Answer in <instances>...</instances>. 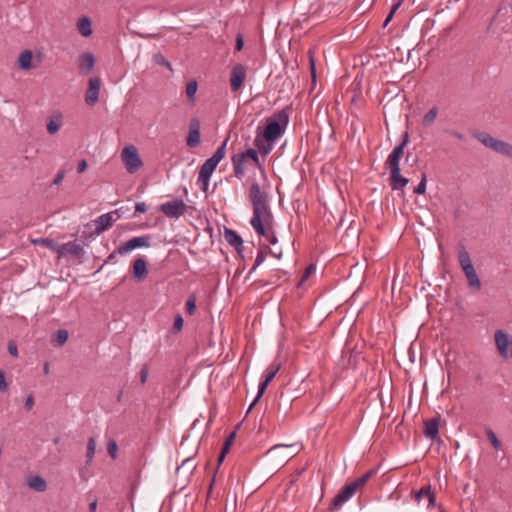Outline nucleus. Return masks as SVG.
I'll return each instance as SVG.
<instances>
[{
    "instance_id": "nucleus-35",
    "label": "nucleus",
    "mask_w": 512,
    "mask_h": 512,
    "mask_svg": "<svg viewBox=\"0 0 512 512\" xmlns=\"http://www.w3.org/2000/svg\"><path fill=\"white\" fill-rule=\"evenodd\" d=\"M408 142H409V135H408V132H405L403 135L402 142L398 146H396L390 154L396 155V157L401 158L403 155V152H404V148L406 147Z\"/></svg>"
},
{
    "instance_id": "nucleus-11",
    "label": "nucleus",
    "mask_w": 512,
    "mask_h": 512,
    "mask_svg": "<svg viewBox=\"0 0 512 512\" xmlns=\"http://www.w3.org/2000/svg\"><path fill=\"white\" fill-rule=\"evenodd\" d=\"M246 68L244 65L235 64L230 74V87L233 92H237L246 79Z\"/></svg>"
},
{
    "instance_id": "nucleus-34",
    "label": "nucleus",
    "mask_w": 512,
    "mask_h": 512,
    "mask_svg": "<svg viewBox=\"0 0 512 512\" xmlns=\"http://www.w3.org/2000/svg\"><path fill=\"white\" fill-rule=\"evenodd\" d=\"M400 159L401 158L396 157V155L389 154V156L386 160V165L389 168V173L400 172V167H399Z\"/></svg>"
},
{
    "instance_id": "nucleus-45",
    "label": "nucleus",
    "mask_w": 512,
    "mask_h": 512,
    "mask_svg": "<svg viewBox=\"0 0 512 512\" xmlns=\"http://www.w3.org/2000/svg\"><path fill=\"white\" fill-rule=\"evenodd\" d=\"M209 181H210L209 178H202V177L197 178V185L199 186L201 191H203L205 193L208 191Z\"/></svg>"
},
{
    "instance_id": "nucleus-43",
    "label": "nucleus",
    "mask_w": 512,
    "mask_h": 512,
    "mask_svg": "<svg viewBox=\"0 0 512 512\" xmlns=\"http://www.w3.org/2000/svg\"><path fill=\"white\" fill-rule=\"evenodd\" d=\"M235 436H236V432L233 431L226 438V440H225V442L223 444V447L221 449L224 453H228L229 452V449H230L231 445L233 444Z\"/></svg>"
},
{
    "instance_id": "nucleus-49",
    "label": "nucleus",
    "mask_w": 512,
    "mask_h": 512,
    "mask_svg": "<svg viewBox=\"0 0 512 512\" xmlns=\"http://www.w3.org/2000/svg\"><path fill=\"white\" fill-rule=\"evenodd\" d=\"M8 388V384L6 382L5 374L2 370H0V392H5Z\"/></svg>"
},
{
    "instance_id": "nucleus-22",
    "label": "nucleus",
    "mask_w": 512,
    "mask_h": 512,
    "mask_svg": "<svg viewBox=\"0 0 512 512\" xmlns=\"http://www.w3.org/2000/svg\"><path fill=\"white\" fill-rule=\"evenodd\" d=\"M423 433L426 438L435 440L439 434L438 420L436 418L425 420Z\"/></svg>"
},
{
    "instance_id": "nucleus-24",
    "label": "nucleus",
    "mask_w": 512,
    "mask_h": 512,
    "mask_svg": "<svg viewBox=\"0 0 512 512\" xmlns=\"http://www.w3.org/2000/svg\"><path fill=\"white\" fill-rule=\"evenodd\" d=\"M389 181L392 190H402L409 182L400 172L389 173Z\"/></svg>"
},
{
    "instance_id": "nucleus-53",
    "label": "nucleus",
    "mask_w": 512,
    "mask_h": 512,
    "mask_svg": "<svg viewBox=\"0 0 512 512\" xmlns=\"http://www.w3.org/2000/svg\"><path fill=\"white\" fill-rule=\"evenodd\" d=\"M64 177H65V171L59 170L54 178L53 184L59 185L62 182V180L64 179Z\"/></svg>"
},
{
    "instance_id": "nucleus-25",
    "label": "nucleus",
    "mask_w": 512,
    "mask_h": 512,
    "mask_svg": "<svg viewBox=\"0 0 512 512\" xmlns=\"http://www.w3.org/2000/svg\"><path fill=\"white\" fill-rule=\"evenodd\" d=\"M254 146L259 150L260 153L267 155L272 151L274 143L266 142V139L260 134V132H258L254 139Z\"/></svg>"
},
{
    "instance_id": "nucleus-41",
    "label": "nucleus",
    "mask_w": 512,
    "mask_h": 512,
    "mask_svg": "<svg viewBox=\"0 0 512 512\" xmlns=\"http://www.w3.org/2000/svg\"><path fill=\"white\" fill-rule=\"evenodd\" d=\"M96 443L93 437L89 438L87 443V462H90L95 454Z\"/></svg>"
},
{
    "instance_id": "nucleus-61",
    "label": "nucleus",
    "mask_w": 512,
    "mask_h": 512,
    "mask_svg": "<svg viewBox=\"0 0 512 512\" xmlns=\"http://www.w3.org/2000/svg\"><path fill=\"white\" fill-rule=\"evenodd\" d=\"M310 64H311V74H312V78L315 80V78H316V71H315L314 61H313V59H312V58H311V60H310Z\"/></svg>"
},
{
    "instance_id": "nucleus-7",
    "label": "nucleus",
    "mask_w": 512,
    "mask_h": 512,
    "mask_svg": "<svg viewBox=\"0 0 512 512\" xmlns=\"http://www.w3.org/2000/svg\"><path fill=\"white\" fill-rule=\"evenodd\" d=\"M495 345L499 355L508 359L512 357V336L503 330H497L494 334Z\"/></svg>"
},
{
    "instance_id": "nucleus-56",
    "label": "nucleus",
    "mask_w": 512,
    "mask_h": 512,
    "mask_svg": "<svg viewBox=\"0 0 512 512\" xmlns=\"http://www.w3.org/2000/svg\"><path fill=\"white\" fill-rule=\"evenodd\" d=\"M243 45H244V41H243V37L241 34H238L237 37H236V45H235V49L237 51H240L242 50L243 48Z\"/></svg>"
},
{
    "instance_id": "nucleus-48",
    "label": "nucleus",
    "mask_w": 512,
    "mask_h": 512,
    "mask_svg": "<svg viewBox=\"0 0 512 512\" xmlns=\"http://www.w3.org/2000/svg\"><path fill=\"white\" fill-rule=\"evenodd\" d=\"M183 327V318L180 314H177L175 316L174 325H173V331L179 332Z\"/></svg>"
},
{
    "instance_id": "nucleus-37",
    "label": "nucleus",
    "mask_w": 512,
    "mask_h": 512,
    "mask_svg": "<svg viewBox=\"0 0 512 512\" xmlns=\"http://www.w3.org/2000/svg\"><path fill=\"white\" fill-rule=\"evenodd\" d=\"M197 467V464L195 463L194 459L192 457H188L184 459L180 466H178L177 470L181 469H187L189 473H192L195 468Z\"/></svg>"
},
{
    "instance_id": "nucleus-46",
    "label": "nucleus",
    "mask_w": 512,
    "mask_h": 512,
    "mask_svg": "<svg viewBox=\"0 0 512 512\" xmlns=\"http://www.w3.org/2000/svg\"><path fill=\"white\" fill-rule=\"evenodd\" d=\"M291 448V445L278 444L271 447L268 451V455H276L280 450Z\"/></svg>"
},
{
    "instance_id": "nucleus-23",
    "label": "nucleus",
    "mask_w": 512,
    "mask_h": 512,
    "mask_svg": "<svg viewBox=\"0 0 512 512\" xmlns=\"http://www.w3.org/2000/svg\"><path fill=\"white\" fill-rule=\"evenodd\" d=\"M18 66L22 70H31L37 66L33 63V54L30 50H24L20 53L18 58Z\"/></svg>"
},
{
    "instance_id": "nucleus-52",
    "label": "nucleus",
    "mask_w": 512,
    "mask_h": 512,
    "mask_svg": "<svg viewBox=\"0 0 512 512\" xmlns=\"http://www.w3.org/2000/svg\"><path fill=\"white\" fill-rule=\"evenodd\" d=\"M8 352L10 353V355H12L14 357H16L18 355L17 346L13 341H10L8 343Z\"/></svg>"
},
{
    "instance_id": "nucleus-58",
    "label": "nucleus",
    "mask_w": 512,
    "mask_h": 512,
    "mask_svg": "<svg viewBox=\"0 0 512 512\" xmlns=\"http://www.w3.org/2000/svg\"><path fill=\"white\" fill-rule=\"evenodd\" d=\"M449 134H450L451 136H453L454 138H456V139L460 140V141H463V140L465 139L464 134H462L461 132H458V131H456V130H451V131L449 132Z\"/></svg>"
},
{
    "instance_id": "nucleus-38",
    "label": "nucleus",
    "mask_w": 512,
    "mask_h": 512,
    "mask_svg": "<svg viewBox=\"0 0 512 512\" xmlns=\"http://www.w3.org/2000/svg\"><path fill=\"white\" fill-rule=\"evenodd\" d=\"M486 435L489 439V441L491 442L492 446L495 448V449H500L501 448V442L500 440L497 438L496 434L493 432L492 429H487L486 430Z\"/></svg>"
},
{
    "instance_id": "nucleus-31",
    "label": "nucleus",
    "mask_w": 512,
    "mask_h": 512,
    "mask_svg": "<svg viewBox=\"0 0 512 512\" xmlns=\"http://www.w3.org/2000/svg\"><path fill=\"white\" fill-rule=\"evenodd\" d=\"M375 472H376L375 469H371V470L367 471L366 473H364L359 478H357L354 481L350 482V484L352 486H354V488L358 491L360 488H362L367 483V481L371 478V476L373 474H375Z\"/></svg>"
},
{
    "instance_id": "nucleus-16",
    "label": "nucleus",
    "mask_w": 512,
    "mask_h": 512,
    "mask_svg": "<svg viewBox=\"0 0 512 512\" xmlns=\"http://www.w3.org/2000/svg\"><path fill=\"white\" fill-rule=\"evenodd\" d=\"M200 142V121L197 118H192L189 123V133L187 136L186 144L190 148H195Z\"/></svg>"
},
{
    "instance_id": "nucleus-64",
    "label": "nucleus",
    "mask_w": 512,
    "mask_h": 512,
    "mask_svg": "<svg viewBox=\"0 0 512 512\" xmlns=\"http://www.w3.org/2000/svg\"><path fill=\"white\" fill-rule=\"evenodd\" d=\"M160 61H158L159 64L165 65L167 67H170V63L162 58V56H159Z\"/></svg>"
},
{
    "instance_id": "nucleus-15",
    "label": "nucleus",
    "mask_w": 512,
    "mask_h": 512,
    "mask_svg": "<svg viewBox=\"0 0 512 512\" xmlns=\"http://www.w3.org/2000/svg\"><path fill=\"white\" fill-rule=\"evenodd\" d=\"M356 489L350 483L345 484L338 494L334 497L331 503V510L339 508L345 502H347L355 493Z\"/></svg>"
},
{
    "instance_id": "nucleus-5",
    "label": "nucleus",
    "mask_w": 512,
    "mask_h": 512,
    "mask_svg": "<svg viewBox=\"0 0 512 512\" xmlns=\"http://www.w3.org/2000/svg\"><path fill=\"white\" fill-rule=\"evenodd\" d=\"M229 140V136L223 141V143L217 148L214 154L208 158L200 167L198 177L211 178L218 164L225 157L226 146Z\"/></svg>"
},
{
    "instance_id": "nucleus-40",
    "label": "nucleus",
    "mask_w": 512,
    "mask_h": 512,
    "mask_svg": "<svg viewBox=\"0 0 512 512\" xmlns=\"http://www.w3.org/2000/svg\"><path fill=\"white\" fill-rule=\"evenodd\" d=\"M185 308L188 314L193 315L196 310V297L195 295H190L185 303Z\"/></svg>"
},
{
    "instance_id": "nucleus-51",
    "label": "nucleus",
    "mask_w": 512,
    "mask_h": 512,
    "mask_svg": "<svg viewBox=\"0 0 512 512\" xmlns=\"http://www.w3.org/2000/svg\"><path fill=\"white\" fill-rule=\"evenodd\" d=\"M34 406V397L32 394H30L27 398H26V401H25V404H24V408L27 410V411H30Z\"/></svg>"
},
{
    "instance_id": "nucleus-4",
    "label": "nucleus",
    "mask_w": 512,
    "mask_h": 512,
    "mask_svg": "<svg viewBox=\"0 0 512 512\" xmlns=\"http://www.w3.org/2000/svg\"><path fill=\"white\" fill-rule=\"evenodd\" d=\"M458 261L465 274L468 286L479 291L481 289V281L475 271L469 253L463 246L458 251Z\"/></svg>"
},
{
    "instance_id": "nucleus-27",
    "label": "nucleus",
    "mask_w": 512,
    "mask_h": 512,
    "mask_svg": "<svg viewBox=\"0 0 512 512\" xmlns=\"http://www.w3.org/2000/svg\"><path fill=\"white\" fill-rule=\"evenodd\" d=\"M29 488L37 491L44 492L47 489V483L45 479L39 475L29 477L27 480Z\"/></svg>"
},
{
    "instance_id": "nucleus-57",
    "label": "nucleus",
    "mask_w": 512,
    "mask_h": 512,
    "mask_svg": "<svg viewBox=\"0 0 512 512\" xmlns=\"http://www.w3.org/2000/svg\"><path fill=\"white\" fill-rule=\"evenodd\" d=\"M87 169V161L85 159H82L79 161L77 166V172L83 173Z\"/></svg>"
},
{
    "instance_id": "nucleus-47",
    "label": "nucleus",
    "mask_w": 512,
    "mask_h": 512,
    "mask_svg": "<svg viewBox=\"0 0 512 512\" xmlns=\"http://www.w3.org/2000/svg\"><path fill=\"white\" fill-rule=\"evenodd\" d=\"M108 454L113 458L115 459L117 457V451H118V447H117V444L115 441H110L108 443Z\"/></svg>"
},
{
    "instance_id": "nucleus-32",
    "label": "nucleus",
    "mask_w": 512,
    "mask_h": 512,
    "mask_svg": "<svg viewBox=\"0 0 512 512\" xmlns=\"http://www.w3.org/2000/svg\"><path fill=\"white\" fill-rule=\"evenodd\" d=\"M257 234L259 236L265 237L266 240L272 245H275L278 242L273 226H263V232Z\"/></svg>"
},
{
    "instance_id": "nucleus-29",
    "label": "nucleus",
    "mask_w": 512,
    "mask_h": 512,
    "mask_svg": "<svg viewBox=\"0 0 512 512\" xmlns=\"http://www.w3.org/2000/svg\"><path fill=\"white\" fill-rule=\"evenodd\" d=\"M32 243L35 245H41V246L47 247L48 249H50L56 253L58 252V249H59V244L50 238L34 239V240H32Z\"/></svg>"
},
{
    "instance_id": "nucleus-10",
    "label": "nucleus",
    "mask_w": 512,
    "mask_h": 512,
    "mask_svg": "<svg viewBox=\"0 0 512 512\" xmlns=\"http://www.w3.org/2000/svg\"><path fill=\"white\" fill-rule=\"evenodd\" d=\"M120 218V214L117 210L111 211L105 214L100 215L95 220V232L97 235L101 234L108 228H110L114 222H116Z\"/></svg>"
},
{
    "instance_id": "nucleus-28",
    "label": "nucleus",
    "mask_w": 512,
    "mask_h": 512,
    "mask_svg": "<svg viewBox=\"0 0 512 512\" xmlns=\"http://www.w3.org/2000/svg\"><path fill=\"white\" fill-rule=\"evenodd\" d=\"M79 33L84 37H89L92 34L91 20L83 16L77 22Z\"/></svg>"
},
{
    "instance_id": "nucleus-50",
    "label": "nucleus",
    "mask_w": 512,
    "mask_h": 512,
    "mask_svg": "<svg viewBox=\"0 0 512 512\" xmlns=\"http://www.w3.org/2000/svg\"><path fill=\"white\" fill-rule=\"evenodd\" d=\"M148 377V368L146 365H143L140 369V381L144 384Z\"/></svg>"
},
{
    "instance_id": "nucleus-55",
    "label": "nucleus",
    "mask_w": 512,
    "mask_h": 512,
    "mask_svg": "<svg viewBox=\"0 0 512 512\" xmlns=\"http://www.w3.org/2000/svg\"><path fill=\"white\" fill-rule=\"evenodd\" d=\"M117 250L116 251H113L111 254H109V256L106 258V260L104 261V264L100 267V269L103 268L104 265L108 264V263H111V262H116V254H117Z\"/></svg>"
},
{
    "instance_id": "nucleus-42",
    "label": "nucleus",
    "mask_w": 512,
    "mask_h": 512,
    "mask_svg": "<svg viewBox=\"0 0 512 512\" xmlns=\"http://www.w3.org/2000/svg\"><path fill=\"white\" fill-rule=\"evenodd\" d=\"M67 339L68 332L64 329H60L56 332L54 341L61 346L66 343Z\"/></svg>"
},
{
    "instance_id": "nucleus-59",
    "label": "nucleus",
    "mask_w": 512,
    "mask_h": 512,
    "mask_svg": "<svg viewBox=\"0 0 512 512\" xmlns=\"http://www.w3.org/2000/svg\"><path fill=\"white\" fill-rule=\"evenodd\" d=\"M314 270H315V267L313 265H310L309 267H307V269L302 277V281L306 280L310 276V274L312 272H314Z\"/></svg>"
},
{
    "instance_id": "nucleus-3",
    "label": "nucleus",
    "mask_w": 512,
    "mask_h": 512,
    "mask_svg": "<svg viewBox=\"0 0 512 512\" xmlns=\"http://www.w3.org/2000/svg\"><path fill=\"white\" fill-rule=\"evenodd\" d=\"M473 136L486 148L512 159V144L496 139L487 132H476Z\"/></svg>"
},
{
    "instance_id": "nucleus-9",
    "label": "nucleus",
    "mask_w": 512,
    "mask_h": 512,
    "mask_svg": "<svg viewBox=\"0 0 512 512\" xmlns=\"http://www.w3.org/2000/svg\"><path fill=\"white\" fill-rule=\"evenodd\" d=\"M150 240H151L150 235L133 237V238L129 239L128 241L122 243L120 246H118L117 252L120 255H125V254L129 253L130 251L137 249V248L150 247V245H151Z\"/></svg>"
},
{
    "instance_id": "nucleus-12",
    "label": "nucleus",
    "mask_w": 512,
    "mask_h": 512,
    "mask_svg": "<svg viewBox=\"0 0 512 512\" xmlns=\"http://www.w3.org/2000/svg\"><path fill=\"white\" fill-rule=\"evenodd\" d=\"M280 368H281L280 363H277L274 361L273 363L270 364V366L268 367L267 375H266L264 381H262L259 384L257 396L254 399V401L252 402V404L250 405L249 411L252 409L253 405L259 400V398L263 395L267 386L274 379V377L276 376V374L278 373Z\"/></svg>"
},
{
    "instance_id": "nucleus-1",
    "label": "nucleus",
    "mask_w": 512,
    "mask_h": 512,
    "mask_svg": "<svg viewBox=\"0 0 512 512\" xmlns=\"http://www.w3.org/2000/svg\"><path fill=\"white\" fill-rule=\"evenodd\" d=\"M248 199L252 205L253 216L250 219V225L256 233L263 232V226H273L274 216L269 204L267 192L261 189L258 182L254 181L250 188Z\"/></svg>"
},
{
    "instance_id": "nucleus-18",
    "label": "nucleus",
    "mask_w": 512,
    "mask_h": 512,
    "mask_svg": "<svg viewBox=\"0 0 512 512\" xmlns=\"http://www.w3.org/2000/svg\"><path fill=\"white\" fill-rule=\"evenodd\" d=\"M96 59L94 55L90 52H84L78 57V67L80 73L88 74L90 73L95 66Z\"/></svg>"
},
{
    "instance_id": "nucleus-13",
    "label": "nucleus",
    "mask_w": 512,
    "mask_h": 512,
    "mask_svg": "<svg viewBox=\"0 0 512 512\" xmlns=\"http://www.w3.org/2000/svg\"><path fill=\"white\" fill-rule=\"evenodd\" d=\"M101 80L99 77H92L88 81V88L85 94V102L89 106H93L99 100Z\"/></svg>"
},
{
    "instance_id": "nucleus-36",
    "label": "nucleus",
    "mask_w": 512,
    "mask_h": 512,
    "mask_svg": "<svg viewBox=\"0 0 512 512\" xmlns=\"http://www.w3.org/2000/svg\"><path fill=\"white\" fill-rule=\"evenodd\" d=\"M242 155H244V158L247 160V162L250 160L252 161L256 166L260 167V160L258 156V152L255 149H248L245 152H240Z\"/></svg>"
},
{
    "instance_id": "nucleus-8",
    "label": "nucleus",
    "mask_w": 512,
    "mask_h": 512,
    "mask_svg": "<svg viewBox=\"0 0 512 512\" xmlns=\"http://www.w3.org/2000/svg\"><path fill=\"white\" fill-rule=\"evenodd\" d=\"M159 210L170 218H179L186 213L187 205L177 197L160 205Z\"/></svg>"
},
{
    "instance_id": "nucleus-21",
    "label": "nucleus",
    "mask_w": 512,
    "mask_h": 512,
    "mask_svg": "<svg viewBox=\"0 0 512 512\" xmlns=\"http://www.w3.org/2000/svg\"><path fill=\"white\" fill-rule=\"evenodd\" d=\"M224 238L229 245L234 247L238 253H241L244 249L243 240L241 236L234 230L226 229Z\"/></svg>"
},
{
    "instance_id": "nucleus-30",
    "label": "nucleus",
    "mask_w": 512,
    "mask_h": 512,
    "mask_svg": "<svg viewBox=\"0 0 512 512\" xmlns=\"http://www.w3.org/2000/svg\"><path fill=\"white\" fill-rule=\"evenodd\" d=\"M61 118V115L58 114L49 119L47 123V131L49 134L53 135L59 131L62 125Z\"/></svg>"
},
{
    "instance_id": "nucleus-60",
    "label": "nucleus",
    "mask_w": 512,
    "mask_h": 512,
    "mask_svg": "<svg viewBox=\"0 0 512 512\" xmlns=\"http://www.w3.org/2000/svg\"><path fill=\"white\" fill-rule=\"evenodd\" d=\"M97 510V500L95 499L89 505V512H96Z\"/></svg>"
},
{
    "instance_id": "nucleus-17",
    "label": "nucleus",
    "mask_w": 512,
    "mask_h": 512,
    "mask_svg": "<svg viewBox=\"0 0 512 512\" xmlns=\"http://www.w3.org/2000/svg\"><path fill=\"white\" fill-rule=\"evenodd\" d=\"M231 162L233 165L234 176L241 180L247 171V160L244 158V155L241 153H236L231 157Z\"/></svg>"
},
{
    "instance_id": "nucleus-20",
    "label": "nucleus",
    "mask_w": 512,
    "mask_h": 512,
    "mask_svg": "<svg viewBox=\"0 0 512 512\" xmlns=\"http://www.w3.org/2000/svg\"><path fill=\"white\" fill-rule=\"evenodd\" d=\"M148 275L147 262L143 257L137 258L133 263V277L137 281L144 280Z\"/></svg>"
},
{
    "instance_id": "nucleus-39",
    "label": "nucleus",
    "mask_w": 512,
    "mask_h": 512,
    "mask_svg": "<svg viewBox=\"0 0 512 512\" xmlns=\"http://www.w3.org/2000/svg\"><path fill=\"white\" fill-rule=\"evenodd\" d=\"M197 82L195 80H191L186 85V95L189 99H193L197 92Z\"/></svg>"
},
{
    "instance_id": "nucleus-14",
    "label": "nucleus",
    "mask_w": 512,
    "mask_h": 512,
    "mask_svg": "<svg viewBox=\"0 0 512 512\" xmlns=\"http://www.w3.org/2000/svg\"><path fill=\"white\" fill-rule=\"evenodd\" d=\"M57 254L59 257L69 254L78 259H81L84 256L85 251L82 245H80L76 241H70L62 245H59Z\"/></svg>"
},
{
    "instance_id": "nucleus-33",
    "label": "nucleus",
    "mask_w": 512,
    "mask_h": 512,
    "mask_svg": "<svg viewBox=\"0 0 512 512\" xmlns=\"http://www.w3.org/2000/svg\"><path fill=\"white\" fill-rule=\"evenodd\" d=\"M437 115H438V108L436 106H434L423 116V119H422L423 126H425V127L430 126L435 121Z\"/></svg>"
},
{
    "instance_id": "nucleus-44",
    "label": "nucleus",
    "mask_w": 512,
    "mask_h": 512,
    "mask_svg": "<svg viewBox=\"0 0 512 512\" xmlns=\"http://www.w3.org/2000/svg\"><path fill=\"white\" fill-rule=\"evenodd\" d=\"M426 182H427L426 174L423 173L420 183L414 189V193L419 194V195L424 194L426 191Z\"/></svg>"
},
{
    "instance_id": "nucleus-26",
    "label": "nucleus",
    "mask_w": 512,
    "mask_h": 512,
    "mask_svg": "<svg viewBox=\"0 0 512 512\" xmlns=\"http://www.w3.org/2000/svg\"><path fill=\"white\" fill-rule=\"evenodd\" d=\"M415 499L420 503L423 499L427 500V507L433 506L435 503V495L430 487H423L415 494Z\"/></svg>"
},
{
    "instance_id": "nucleus-63",
    "label": "nucleus",
    "mask_w": 512,
    "mask_h": 512,
    "mask_svg": "<svg viewBox=\"0 0 512 512\" xmlns=\"http://www.w3.org/2000/svg\"><path fill=\"white\" fill-rule=\"evenodd\" d=\"M400 5H401V1H398L397 3H395V4L392 6V8H391L390 13H391V14H394V13H395V11L399 8V6H400Z\"/></svg>"
},
{
    "instance_id": "nucleus-2",
    "label": "nucleus",
    "mask_w": 512,
    "mask_h": 512,
    "mask_svg": "<svg viewBox=\"0 0 512 512\" xmlns=\"http://www.w3.org/2000/svg\"><path fill=\"white\" fill-rule=\"evenodd\" d=\"M288 123L289 114L282 109L267 118V125L260 134L266 139V142L274 143L285 132Z\"/></svg>"
},
{
    "instance_id": "nucleus-54",
    "label": "nucleus",
    "mask_w": 512,
    "mask_h": 512,
    "mask_svg": "<svg viewBox=\"0 0 512 512\" xmlns=\"http://www.w3.org/2000/svg\"><path fill=\"white\" fill-rule=\"evenodd\" d=\"M135 211L137 213H145L147 211V205L144 202H137L135 205Z\"/></svg>"
},
{
    "instance_id": "nucleus-6",
    "label": "nucleus",
    "mask_w": 512,
    "mask_h": 512,
    "mask_svg": "<svg viewBox=\"0 0 512 512\" xmlns=\"http://www.w3.org/2000/svg\"><path fill=\"white\" fill-rule=\"evenodd\" d=\"M121 159L130 174L138 171L143 165L137 148L133 145H128L123 148L121 152Z\"/></svg>"
},
{
    "instance_id": "nucleus-19",
    "label": "nucleus",
    "mask_w": 512,
    "mask_h": 512,
    "mask_svg": "<svg viewBox=\"0 0 512 512\" xmlns=\"http://www.w3.org/2000/svg\"><path fill=\"white\" fill-rule=\"evenodd\" d=\"M267 253H270L272 256H274V257H276L278 259L281 258V252L280 253H276V252L272 251L269 248V246L264 244V245L260 246V248H259V250L257 252L255 263L252 266V268L250 269L249 274H252L256 270V268L264 262V260H265V258L267 256Z\"/></svg>"
},
{
    "instance_id": "nucleus-62",
    "label": "nucleus",
    "mask_w": 512,
    "mask_h": 512,
    "mask_svg": "<svg viewBox=\"0 0 512 512\" xmlns=\"http://www.w3.org/2000/svg\"><path fill=\"white\" fill-rule=\"evenodd\" d=\"M226 454H227V453H224V452L221 450V452H220V454H219V456H218V459H217L218 464H221V463L224 461Z\"/></svg>"
}]
</instances>
